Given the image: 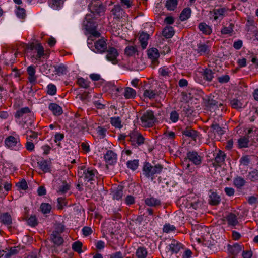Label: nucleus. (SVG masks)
Listing matches in <instances>:
<instances>
[{"instance_id": "obj_45", "label": "nucleus", "mask_w": 258, "mask_h": 258, "mask_svg": "<svg viewBox=\"0 0 258 258\" xmlns=\"http://www.w3.org/2000/svg\"><path fill=\"white\" fill-rule=\"evenodd\" d=\"M247 179L252 182L258 181V170L253 169L251 171L249 172L247 175Z\"/></svg>"}, {"instance_id": "obj_53", "label": "nucleus", "mask_w": 258, "mask_h": 258, "mask_svg": "<svg viewBox=\"0 0 258 258\" xmlns=\"http://www.w3.org/2000/svg\"><path fill=\"white\" fill-rule=\"evenodd\" d=\"M17 16L21 19H24L26 16V11L24 8L18 7L16 11Z\"/></svg>"}, {"instance_id": "obj_4", "label": "nucleus", "mask_w": 258, "mask_h": 258, "mask_svg": "<svg viewBox=\"0 0 258 258\" xmlns=\"http://www.w3.org/2000/svg\"><path fill=\"white\" fill-rule=\"evenodd\" d=\"M140 120L142 126L150 127L153 126L156 119L154 115L153 111L147 110L143 114Z\"/></svg>"}, {"instance_id": "obj_51", "label": "nucleus", "mask_w": 258, "mask_h": 258, "mask_svg": "<svg viewBox=\"0 0 258 258\" xmlns=\"http://www.w3.org/2000/svg\"><path fill=\"white\" fill-rule=\"evenodd\" d=\"M38 164L40 169L44 172H48L50 170L48 162L46 160H42L38 162Z\"/></svg>"}, {"instance_id": "obj_9", "label": "nucleus", "mask_w": 258, "mask_h": 258, "mask_svg": "<svg viewBox=\"0 0 258 258\" xmlns=\"http://www.w3.org/2000/svg\"><path fill=\"white\" fill-rule=\"evenodd\" d=\"M118 55L117 50L114 47H109L106 49V58L107 60L111 62L113 64H117L118 60L117 58Z\"/></svg>"}, {"instance_id": "obj_46", "label": "nucleus", "mask_w": 258, "mask_h": 258, "mask_svg": "<svg viewBox=\"0 0 258 258\" xmlns=\"http://www.w3.org/2000/svg\"><path fill=\"white\" fill-rule=\"evenodd\" d=\"M191 9L189 8H186L182 11L180 15V19L181 21H185L188 19L191 15Z\"/></svg>"}, {"instance_id": "obj_36", "label": "nucleus", "mask_w": 258, "mask_h": 258, "mask_svg": "<svg viewBox=\"0 0 258 258\" xmlns=\"http://www.w3.org/2000/svg\"><path fill=\"white\" fill-rule=\"evenodd\" d=\"M199 30L205 35H209L212 32L211 27L205 23H201L199 25Z\"/></svg>"}, {"instance_id": "obj_59", "label": "nucleus", "mask_w": 258, "mask_h": 258, "mask_svg": "<svg viewBox=\"0 0 258 258\" xmlns=\"http://www.w3.org/2000/svg\"><path fill=\"white\" fill-rule=\"evenodd\" d=\"M179 118V114L176 111H172L170 113V119L171 121L175 123L177 122Z\"/></svg>"}, {"instance_id": "obj_60", "label": "nucleus", "mask_w": 258, "mask_h": 258, "mask_svg": "<svg viewBox=\"0 0 258 258\" xmlns=\"http://www.w3.org/2000/svg\"><path fill=\"white\" fill-rule=\"evenodd\" d=\"M124 51L127 55L132 56L136 52L137 49L135 46H129L126 47Z\"/></svg>"}, {"instance_id": "obj_15", "label": "nucleus", "mask_w": 258, "mask_h": 258, "mask_svg": "<svg viewBox=\"0 0 258 258\" xmlns=\"http://www.w3.org/2000/svg\"><path fill=\"white\" fill-rule=\"evenodd\" d=\"M85 25L86 29L90 34V37L88 39V41L90 39L93 40V37L98 38L100 36V33L96 30V26L94 24L91 26V23L90 21H87Z\"/></svg>"}, {"instance_id": "obj_38", "label": "nucleus", "mask_w": 258, "mask_h": 258, "mask_svg": "<svg viewBox=\"0 0 258 258\" xmlns=\"http://www.w3.org/2000/svg\"><path fill=\"white\" fill-rule=\"evenodd\" d=\"M112 195L113 199L117 200H120L123 195L122 188L121 187H118L114 189L112 192Z\"/></svg>"}, {"instance_id": "obj_16", "label": "nucleus", "mask_w": 258, "mask_h": 258, "mask_svg": "<svg viewBox=\"0 0 258 258\" xmlns=\"http://www.w3.org/2000/svg\"><path fill=\"white\" fill-rule=\"evenodd\" d=\"M225 157L226 154L221 150H219L215 157L214 161L213 163L214 166H221L224 164Z\"/></svg>"}, {"instance_id": "obj_3", "label": "nucleus", "mask_w": 258, "mask_h": 258, "mask_svg": "<svg viewBox=\"0 0 258 258\" xmlns=\"http://www.w3.org/2000/svg\"><path fill=\"white\" fill-rule=\"evenodd\" d=\"M4 143L5 146L10 150L19 151L22 148L19 136H9L5 139Z\"/></svg>"}, {"instance_id": "obj_13", "label": "nucleus", "mask_w": 258, "mask_h": 258, "mask_svg": "<svg viewBox=\"0 0 258 258\" xmlns=\"http://www.w3.org/2000/svg\"><path fill=\"white\" fill-rule=\"evenodd\" d=\"M202 157L198 153L195 151H189L187 153L186 160H188L195 165H199L201 164Z\"/></svg>"}, {"instance_id": "obj_28", "label": "nucleus", "mask_w": 258, "mask_h": 258, "mask_svg": "<svg viewBox=\"0 0 258 258\" xmlns=\"http://www.w3.org/2000/svg\"><path fill=\"white\" fill-rule=\"evenodd\" d=\"M246 183V180L241 176H237L233 179V185L238 189H240L243 187Z\"/></svg>"}, {"instance_id": "obj_10", "label": "nucleus", "mask_w": 258, "mask_h": 258, "mask_svg": "<svg viewBox=\"0 0 258 258\" xmlns=\"http://www.w3.org/2000/svg\"><path fill=\"white\" fill-rule=\"evenodd\" d=\"M224 131L217 123L213 122L211 125V129L208 132V136L212 138H216L224 134Z\"/></svg>"}, {"instance_id": "obj_52", "label": "nucleus", "mask_w": 258, "mask_h": 258, "mask_svg": "<svg viewBox=\"0 0 258 258\" xmlns=\"http://www.w3.org/2000/svg\"><path fill=\"white\" fill-rule=\"evenodd\" d=\"M30 135H27L26 139L27 141H30L37 143L38 142V133L32 131H30Z\"/></svg>"}, {"instance_id": "obj_35", "label": "nucleus", "mask_w": 258, "mask_h": 258, "mask_svg": "<svg viewBox=\"0 0 258 258\" xmlns=\"http://www.w3.org/2000/svg\"><path fill=\"white\" fill-rule=\"evenodd\" d=\"M74 122L76 125H73L75 127H78L80 129H84L86 127V121L83 118L76 117L74 120Z\"/></svg>"}, {"instance_id": "obj_39", "label": "nucleus", "mask_w": 258, "mask_h": 258, "mask_svg": "<svg viewBox=\"0 0 258 258\" xmlns=\"http://www.w3.org/2000/svg\"><path fill=\"white\" fill-rule=\"evenodd\" d=\"M226 10L224 8H218L213 10V16L214 20L222 19Z\"/></svg>"}, {"instance_id": "obj_31", "label": "nucleus", "mask_w": 258, "mask_h": 258, "mask_svg": "<svg viewBox=\"0 0 258 258\" xmlns=\"http://www.w3.org/2000/svg\"><path fill=\"white\" fill-rule=\"evenodd\" d=\"M221 201L220 196L216 192H213L209 196V203L212 205H218Z\"/></svg>"}, {"instance_id": "obj_11", "label": "nucleus", "mask_w": 258, "mask_h": 258, "mask_svg": "<svg viewBox=\"0 0 258 258\" xmlns=\"http://www.w3.org/2000/svg\"><path fill=\"white\" fill-rule=\"evenodd\" d=\"M89 9L93 13L101 15L104 13L105 8L99 1L92 2L89 6Z\"/></svg>"}, {"instance_id": "obj_26", "label": "nucleus", "mask_w": 258, "mask_h": 258, "mask_svg": "<svg viewBox=\"0 0 258 258\" xmlns=\"http://www.w3.org/2000/svg\"><path fill=\"white\" fill-rule=\"evenodd\" d=\"M242 248L243 247L241 245L235 244L232 246H229L228 250L233 256H236L242 251Z\"/></svg>"}, {"instance_id": "obj_19", "label": "nucleus", "mask_w": 258, "mask_h": 258, "mask_svg": "<svg viewBox=\"0 0 258 258\" xmlns=\"http://www.w3.org/2000/svg\"><path fill=\"white\" fill-rule=\"evenodd\" d=\"M148 55L150 59H151L152 63L157 66L158 64L157 60L160 56L158 50L157 48H152L148 50Z\"/></svg>"}, {"instance_id": "obj_58", "label": "nucleus", "mask_w": 258, "mask_h": 258, "mask_svg": "<svg viewBox=\"0 0 258 258\" xmlns=\"http://www.w3.org/2000/svg\"><path fill=\"white\" fill-rule=\"evenodd\" d=\"M139 161L138 160H134L132 161H128L127 162V166L128 168L135 170L138 167Z\"/></svg>"}, {"instance_id": "obj_1", "label": "nucleus", "mask_w": 258, "mask_h": 258, "mask_svg": "<svg viewBox=\"0 0 258 258\" xmlns=\"http://www.w3.org/2000/svg\"><path fill=\"white\" fill-rule=\"evenodd\" d=\"M163 169V166L160 164L152 165L150 163H145L143 168V174L147 178L153 180L155 177L160 174Z\"/></svg>"}, {"instance_id": "obj_50", "label": "nucleus", "mask_w": 258, "mask_h": 258, "mask_svg": "<svg viewBox=\"0 0 258 258\" xmlns=\"http://www.w3.org/2000/svg\"><path fill=\"white\" fill-rule=\"evenodd\" d=\"M112 125L116 128H121L122 127L121 121L119 117H112L110 120Z\"/></svg>"}, {"instance_id": "obj_41", "label": "nucleus", "mask_w": 258, "mask_h": 258, "mask_svg": "<svg viewBox=\"0 0 258 258\" xmlns=\"http://www.w3.org/2000/svg\"><path fill=\"white\" fill-rule=\"evenodd\" d=\"M30 112V110L28 107H24L17 110L15 114V118L19 119L24 116L25 114Z\"/></svg>"}, {"instance_id": "obj_23", "label": "nucleus", "mask_w": 258, "mask_h": 258, "mask_svg": "<svg viewBox=\"0 0 258 258\" xmlns=\"http://www.w3.org/2000/svg\"><path fill=\"white\" fill-rule=\"evenodd\" d=\"M59 187L57 190V191L59 194H64L66 193L70 189L69 184L66 181L61 180L58 181Z\"/></svg>"}, {"instance_id": "obj_30", "label": "nucleus", "mask_w": 258, "mask_h": 258, "mask_svg": "<svg viewBox=\"0 0 258 258\" xmlns=\"http://www.w3.org/2000/svg\"><path fill=\"white\" fill-rule=\"evenodd\" d=\"M64 0H49V6L54 10H59L63 5Z\"/></svg>"}, {"instance_id": "obj_44", "label": "nucleus", "mask_w": 258, "mask_h": 258, "mask_svg": "<svg viewBox=\"0 0 258 258\" xmlns=\"http://www.w3.org/2000/svg\"><path fill=\"white\" fill-rule=\"evenodd\" d=\"M203 76L206 81L210 82L214 77V73L211 69H206L203 71Z\"/></svg>"}, {"instance_id": "obj_18", "label": "nucleus", "mask_w": 258, "mask_h": 258, "mask_svg": "<svg viewBox=\"0 0 258 258\" xmlns=\"http://www.w3.org/2000/svg\"><path fill=\"white\" fill-rule=\"evenodd\" d=\"M106 162L108 164H113L117 160L116 154L111 150H108L104 156Z\"/></svg>"}, {"instance_id": "obj_33", "label": "nucleus", "mask_w": 258, "mask_h": 258, "mask_svg": "<svg viewBox=\"0 0 258 258\" xmlns=\"http://www.w3.org/2000/svg\"><path fill=\"white\" fill-rule=\"evenodd\" d=\"M148 251L145 247L139 246L136 250V256L137 258H146Z\"/></svg>"}, {"instance_id": "obj_5", "label": "nucleus", "mask_w": 258, "mask_h": 258, "mask_svg": "<svg viewBox=\"0 0 258 258\" xmlns=\"http://www.w3.org/2000/svg\"><path fill=\"white\" fill-rule=\"evenodd\" d=\"M30 50L31 57L37 60H40L45 55L44 48L40 43L31 44Z\"/></svg>"}, {"instance_id": "obj_32", "label": "nucleus", "mask_w": 258, "mask_h": 258, "mask_svg": "<svg viewBox=\"0 0 258 258\" xmlns=\"http://www.w3.org/2000/svg\"><path fill=\"white\" fill-rule=\"evenodd\" d=\"M145 204L150 207H156L161 205V201L156 198L149 197L145 199Z\"/></svg>"}, {"instance_id": "obj_25", "label": "nucleus", "mask_w": 258, "mask_h": 258, "mask_svg": "<svg viewBox=\"0 0 258 258\" xmlns=\"http://www.w3.org/2000/svg\"><path fill=\"white\" fill-rule=\"evenodd\" d=\"M0 222L4 225L10 226L12 223L11 215L7 212L1 214L0 215Z\"/></svg>"}, {"instance_id": "obj_40", "label": "nucleus", "mask_w": 258, "mask_h": 258, "mask_svg": "<svg viewBox=\"0 0 258 258\" xmlns=\"http://www.w3.org/2000/svg\"><path fill=\"white\" fill-rule=\"evenodd\" d=\"M162 34L166 38H171L174 34L173 28L171 26H167L163 30Z\"/></svg>"}, {"instance_id": "obj_43", "label": "nucleus", "mask_w": 258, "mask_h": 258, "mask_svg": "<svg viewBox=\"0 0 258 258\" xmlns=\"http://www.w3.org/2000/svg\"><path fill=\"white\" fill-rule=\"evenodd\" d=\"M51 237L53 243L56 245H60L63 242V239L60 236L59 234H57L56 232H52Z\"/></svg>"}, {"instance_id": "obj_63", "label": "nucleus", "mask_w": 258, "mask_h": 258, "mask_svg": "<svg viewBox=\"0 0 258 258\" xmlns=\"http://www.w3.org/2000/svg\"><path fill=\"white\" fill-rule=\"evenodd\" d=\"M56 87L53 84H49L47 86V93L51 95H54L56 93Z\"/></svg>"}, {"instance_id": "obj_49", "label": "nucleus", "mask_w": 258, "mask_h": 258, "mask_svg": "<svg viewBox=\"0 0 258 258\" xmlns=\"http://www.w3.org/2000/svg\"><path fill=\"white\" fill-rule=\"evenodd\" d=\"M230 105L231 107L234 109L239 110L243 107V103L236 99H233L230 101Z\"/></svg>"}, {"instance_id": "obj_2", "label": "nucleus", "mask_w": 258, "mask_h": 258, "mask_svg": "<svg viewBox=\"0 0 258 258\" xmlns=\"http://www.w3.org/2000/svg\"><path fill=\"white\" fill-rule=\"evenodd\" d=\"M78 175L80 179H83L85 181L89 182L94 180L97 178L98 172L93 167L83 165L79 168Z\"/></svg>"}, {"instance_id": "obj_8", "label": "nucleus", "mask_w": 258, "mask_h": 258, "mask_svg": "<svg viewBox=\"0 0 258 258\" xmlns=\"http://www.w3.org/2000/svg\"><path fill=\"white\" fill-rule=\"evenodd\" d=\"M182 248V244L178 241L172 240L171 243L165 248L167 255H171L174 253H178Z\"/></svg>"}, {"instance_id": "obj_37", "label": "nucleus", "mask_w": 258, "mask_h": 258, "mask_svg": "<svg viewBox=\"0 0 258 258\" xmlns=\"http://www.w3.org/2000/svg\"><path fill=\"white\" fill-rule=\"evenodd\" d=\"M182 133L186 137H191L195 140L198 136L197 132L190 127H186L182 131Z\"/></svg>"}, {"instance_id": "obj_54", "label": "nucleus", "mask_w": 258, "mask_h": 258, "mask_svg": "<svg viewBox=\"0 0 258 258\" xmlns=\"http://www.w3.org/2000/svg\"><path fill=\"white\" fill-rule=\"evenodd\" d=\"M177 5V0H167L166 3V7L169 10H173Z\"/></svg>"}, {"instance_id": "obj_22", "label": "nucleus", "mask_w": 258, "mask_h": 258, "mask_svg": "<svg viewBox=\"0 0 258 258\" xmlns=\"http://www.w3.org/2000/svg\"><path fill=\"white\" fill-rule=\"evenodd\" d=\"M149 38L150 35L147 33L142 32L140 34L139 40L142 49L146 48Z\"/></svg>"}, {"instance_id": "obj_12", "label": "nucleus", "mask_w": 258, "mask_h": 258, "mask_svg": "<svg viewBox=\"0 0 258 258\" xmlns=\"http://www.w3.org/2000/svg\"><path fill=\"white\" fill-rule=\"evenodd\" d=\"M210 49L211 46L208 43L200 42L197 44V48L195 50L200 55L207 56L210 54Z\"/></svg>"}, {"instance_id": "obj_17", "label": "nucleus", "mask_w": 258, "mask_h": 258, "mask_svg": "<svg viewBox=\"0 0 258 258\" xmlns=\"http://www.w3.org/2000/svg\"><path fill=\"white\" fill-rule=\"evenodd\" d=\"M207 106L209 108V109L212 111L216 110L217 109H221V110L223 109V104L221 102H219L215 100H214L213 98L209 99L208 102L207 103Z\"/></svg>"}, {"instance_id": "obj_57", "label": "nucleus", "mask_w": 258, "mask_h": 258, "mask_svg": "<svg viewBox=\"0 0 258 258\" xmlns=\"http://www.w3.org/2000/svg\"><path fill=\"white\" fill-rule=\"evenodd\" d=\"M77 83L80 87L87 88L89 87V82L83 78L78 79Z\"/></svg>"}, {"instance_id": "obj_27", "label": "nucleus", "mask_w": 258, "mask_h": 258, "mask_svg": "<svg viewBox=\"0 0 258 258\" xmlns=\"http://www.w3.org/2000/svg\"><path fill=\"white\" fill-rule=\"evenodd\" d=\"M226 219L229 225L235 226L238 223L237 215L233 213H230L228 214Z\"/></svg>"}, {"instance_id": "obj_55", "label": "nucleus", "mask_w": 258, "mask_h": 258, "mask_svg": "<svg viewBox=\"0 0 258 258\" xmlns=\"http://www.w3.org/2000/svg\"><path fill=\"white\" fill-rule=\"evenodd\" d=\"M82 243L79 241L74 242L72 245V248L74 251L78 252V253L82 252Z\"/></svg>"}, {"instance_id": "obj_7", "label": "nucleus", "mask_w": 258, "mask_h": 258, "mask_svg": "<svg viewBox=\"0 0 258 258\" xmlns=\"http://www.w3.org/2000/svg\"><path fill=\"white\" fill-rule=\"evenodd\" d=\"M129 141L133 146L138 147L144 143L145 138L137 131H133L128 135Z\"/></svg>"}, {"instance_id": "obj_48", "label": "nucleus", "mask_w": 258, "mask_h": 258, "mask_svg": "<svg viewBox=\"0 0 258 258\" xmlns=\"http://www.w3.org/2000/svg\"><path fill=\"white\" fill-rule=\"evenodd\" d=\"M249 139L248 137H243L238 140V145L239 148H246L248 147Z\"/></svg>"}, {"instance_id": "obj_56", "label": "nucleus", "mask_w": 258, "mask_h": 258, "mask_svg": "<svg viewBox=\"0 0 258 258\" xmlns=\"http://www.w3.org/2000/svg\"><path fill=\"white\" fill-rule=\"evenodd\" d=\"M40 209L43 214H47L50 213L51 210V206L48 203H42L41 205Z\"/></svg>"}, {"instance_id": "obj_21", "label": "nucleus", "mask_w": 258, "mask_h": 258, "mask_svg": "<svg viewBox=\"0 0 258 258\" xmlns=\"http://www.w3.org/2000/svg\"><path fill=\"white\" fill-rule=\"evenodd\" d=\"M27 72L29 75L28 79L31 84H35L37 80V77L35 75V67L30 66L27 68Z\"/></svg>"}, {"instance_id": "obj_6", "label": "nucleus", "mask_w": 258, "mask_h": 258, "mask_svg": "<svg viewBox=\"0 0 258 258\" xmlns=\"http://www.w3.org/2000/svg\"><path fill=\"white\" fill-rule=\"evenodd\" d=\"M88 45L95 53H102L107 49V44L104 38H101L96 41L93 46L92 43L88 41Z\"/></svg>"}, {"instance_id": "obj_62", "label": "nucleus", "mask_w": 258, "mask_h": 258, "mask_svg": "<svg viewBox=\"0 0 258 258\" xmlns=\"http://www.w3.org/2000/svg\"><path fill=\"white\" fill-rule=\"evenodd\" d=\"M27 223L31 226L34 227L37 225V220L35 216H31L27 220Z\"/></svg>"}, {"instance_id": "obj_34", "label": "nucleus", "mask_w": 258, "mask_h": 258, "mask_svg": "<svg viewBox=\"0 0 258 258\" xmlns=\"http://www.w3.org/2000/svg\"><path fill=\"white\" fill-rule=\"evenodd\" d=\"M123 95L126 99L134 98L136 95V91L132 88L126 87L124 89Z\"/></svg>"}, {"instance_id": "obj_29", "label": "nucleus", "mask_w": 258, "mask_h": 258, "mask_svg": "<svg viewBox=\"0 0 258 258\" xmlns=\"http://www.w3.org/2000/svg\"><path fill=\"white\" fill-rule=\"evenodd\" d=\"M53 67L54 68L56 74L58 75V76L66 74L68 72L67 67L62 63L55 65L53 66Z\"/></svg>"}, {"instance_id": "obj_20", "label": "nucleus", "mask_w": 258, "mask_h": 258, "mask_svg": "<svg viewBox=\"0 0 258 258\" xmlns=\"http://www.w3.org/2000/svg\"><path fill=\"white\" fill-rule=\"evenodd\" d=\"M111 12L115 18L121 19L125 17V13L120 6H114Z\"/></svg>"}, {"instance_id": "obj_47", "label": "nucleus", "mask_w": 258, "mask_h": 258, "mask_svg": "<svg viewBox=\"0 0 258 258\" xmlns=\"http://www.w3.org/2000/svg\"><path fill=\"white\" fill-rule=\"evenodd\" d=\"M234 24L230 23L228 27H223L221 30L222 34H229L231 35L233 32Z\"/></svg>"}, {"instance_id": "obj_24", "label": "nucleus", "mask_w": 258, "mask_h": 258, "mask_svg": "<svg viewBox=\"0 0 258 258\" xmlns=\"http://www.w3.org/2000/svg\"><path fill=\"white\" fill-rule=\"evenodd\" d=\"M48 108L55 116H59L63 113L62 108L56 103H50L49 105Z\"/></svg>"}, {"instance_id": "obj_42", "label": "nucleus", "mask_w": 258, "mask_h": 258, "mask_svg": "<svg viewBox=\"0 0 258 258\" xmlns=\"http://www.w3.org/2000/svg\"><path fill=\"white\" fill-rule=\"evenodd\" d=\"M21 250L20 246H14L10 247L9 249H8V253L6 254L5 257L6 258H9L11 256L16 255Z\"/></svg>"}, {"instance_id": "obj_64", "label": "nucleus", "mask_w": 258, "mask_h": 258, "mask_svg": "<svg viewBox=\"0 0 258 258\" xmlns=\"http://www.w3.org/2000/svg\"><path fill=\"white\" fill-rule=\"evenodd\" d=\"M144 96L150 99L154 98L155 97V93L152 90H146L144 91Z\"/></svg>"}, {"instance_id": "obj_14", "label": "nucleus", "mask_w": 258, "mask_h": 258, "mask_svg": "<svg viewBox=\"0 0 258 258\" xmlns=\"http://www.w3.org/2000/svg\"><path fill=\"white\" fill-rule=\"evenodd\" d=\"M174 70L175 67L173 65L168 67L163 66L158 70V73L160 76L166 78L170 77Z\"/></svg>"}, {"instance_id": "obj_61", "label": "nucleus", "mask_w": 258, "mask_h": 258, "mask_svg": "<svg viewBox=\"0 0 258 258\" xmlns=\"http://www.w3.org/2000/svg\"><path fill=\"white\" fill-rule=\"evenodd\" d=\"M176 228L174 225H171L170 224H166L163 227V230L164 232L169 233L171 232L174 231Z\"/></svg>"}]
</instances>
